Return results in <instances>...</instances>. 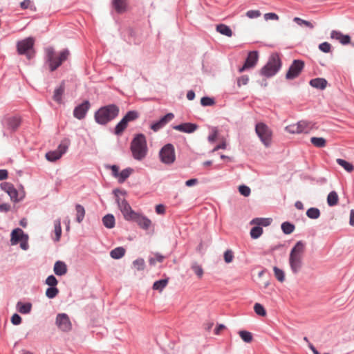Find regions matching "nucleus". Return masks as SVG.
Masks as SVG:
<instances>
[{
    "label": "nucleus",
    "instance_id": "nucleus-33",
    "mask_svg": "<svg viewBox=\"0 0 354 354\" xmlns=\"http://www.w3.org/2000/svg\"><path fill=\"white\" fill-rule=\"evenodd\" d=\"M336 162L339 165L342 167L348 172H352L354 170V166L351 163L346 161L345 160L337 158L336 160Z\"/></svg>",
    "mask_w": 354,
    "mask_h": 354
},
{
    "label": "nucleus",
    "instance_id": "nucleus-60",
    "mask_svg": "<svg viewBox=\"0 0 354 354\" xmlns=\"http://www.w3.org/2000/svg\"><path fill=\"white\" fill-rule=\"evenodd\" d=\"M246 16L250 19L257 18L261 16V12L259 10H249L246 12Z\"/></svg>",
    "mask_w": 354,
    "mask_h": 354
},
{
    "label": "nucleus",
    "instance_id": "nucleus-17",
    "mask_svg": "<svg viewBox=\"0 0 354 354\" xmlns=\"http://www.w3.org/2000/svg\"><path fill=\"white\" fill-rule=\"evenodd\" d=\"M28 234H25L24 231L20 228H15L11 232L10 242L12 245H17L24 238H26Z\"/></svg>",
    "mask_w": 354,
    "mask_h": 354
},
{
    "label": "nucleus",
    "instance_id": "nucleus-48",
    "mask_svg": "<svg viewBox=\"0 0 354 354\" xmlns=\"http://www.w3.org/2000/svg\"><path fill=\"white\" fill-rule=\"evenodd\" d=\"M273 270L277 279L280 282H283L285 280L284 272L276 266L273 268Z\"/></svg>",
    "mask_w": 354,
    "mask_h": 354
},
{
    "label": "nucleus",
    "instance_id": "nucleus-28",
    "mask_svg": "<svg viewBox=\"0 0 354 354\" xmlns=\"http://www.w3.org/2000/svg\"><path fill=\"white\" fill-rule=\"evenodd\" d=\"M17 308L19 313L22 314H28L31 310L32 304L29 302L23 304L22 302L19 301L17 304Z\"/></svg>",
    "mask_w": 354,
    "mask_h": 354
},
{
    "label": "nucleus",
    "instance_id": "nucleus-46",
    "mask_svg": "<svg viewBox=\"0 0 354 354\" xmlns=\"http://www.w3.org/2000/svg\"><path fill=\"white\" fill-rule=\"evenodd\" d=\"M281 229L286 234H291L295 230V225L288 222H284L281 225Z\"/></svg>",
    "mask_w": 354,
    "mask_h": 354
},
{
    "label": "nucleus",
    "instance_id": "nucleus-63",
    "mask_svg": "<svg viewBox=\"0 0 354 354\" xmlns=\"http://www.w3.org/2000/svg\"><path fill=\"white\" fill-rule=\"evenodd\" d=\"M28 235L26 236V238H24L20 242V247L24 250H27L29 248V245L28 243Z\"/></svg>",
    "mask_w": 354,
    "mask_h": 354
},
{
    "label": "nucleus",
    "instance_id": "nucleus-55",
    "mask_svg": "<svg viewBox=\"0 0 354 354\" xmlns=\"http://www.w3.org/2000/svg\"><path fill=\"white\" fill-rule=\"evenodd\" d=\"M319 49L324 53H329L331 50V45L328 42H323L319 45Z\"/></svg>",
    "mask_w": 354,
    "mask_h": 354
},
{
    "label": "nucleus",
    "instance_id": "nucleus-44",
    "mask_svg": "<svg viewBox=\"0 0 354 354\" xmlns=\"http://www.w3.org/2000/svg\"><path fill=\"white\" fill-rule=\"evenodd\" d=\"M263 233V229L259 226H254L250 230V236L252 239H258Z\"/></svg>",
    "mask_w": 354,
    "mask_h": 354
},
{
    "label": "nucleus",
    "instance_id": "nucleus-27",
    "mask_svg": "<svg viewBox=\"0 0 354 354\" xmlns=\"http://www.w3.org/2000/svg\"><path fill=\"white\" fill-rule=\"evenodd\" d=\"M217 32L227 37H232V31L229 26L225 24H218L216 27Z\"/></svg>",
    "mask_w": 354,
    "mask_h": 354
},
{
    "label": "nucleus",
    "instance_id": "nucleus-62",
    "mask_svg": "<svg viewBox=\"0 0 354 354\" xmlns=\"http://www.w3.org/2000/svg\"><path fill=\"white\" fill-rule=\"evenodd\" d=\"M264 19L268 20H278L279 17L277 15L273 12H269L264 15Z\"/></svg>",
    "mask_w": 354,
    "mask_h": 354
},
{
    "label": "nucleus",
    "instance_id": "nucleus-38",
    "mask_svg": "<svg viewBox=\"0 0 354 354\" xmlns=\"http://www.w3.org/2000/svg\"><path fill=\"white\" fill-rule=\"evenodd\" d=\"M239 335L241 338L246 343H250L253 340L252 334L247 330H240Z\"/></svg>",
    "mask_w": 354,
    "mask_h": 354
},
{
    "label": "nucleus",
    "instance_id": "nucleus-24",
    "mask_svg": "<svg viewBox=\"0 0 354 354\" xmlns=\"http://www.w3.org/2000/svg\"><path fill=\"white\" fill-rule=\"evenodd\" d=\"M112 4L118 13H123L127 10V0H113Z\"/></svg>",
    "mask_w": 354,
    "mask_h": 354
},
{
    "label": "nucleus",
    "instance_id": "nucleus-29",
    "mask_svg": "<svg viewBox=\"0 0 354 354\" xmlns=\"http://www.w3.org/2000/svg\"><path fill=\"white\" fill-rule=\"evenodd\" d=\"M339 201V196L336 192H330L327 196V203L329 206H335L337 205Z\"/></svg>",
    "mask_w": 354,
    "mask_h": 354
},
{
    "label": "nucleus",
    "instance_id": "nucleus-12",
    "mask_svg": "<svg viewBox=\"0 0 354 354\" xmlns=\"http://www.w3.org/2000/svg\"><path fill=\"white\" fill-rule=\"evenodd\" d=\"M117 202L124 218L128 221H132L136 217L137 213L132 210L131 206L127 201L122 200V201H120L119 198H118Z\"/></svg>",
    "mask_w": 354,
    "mask_h": 354
},
{
    "label": "nucleus",
    "instance_id": "nucleus-32",
    "mask_svg": "<svg viewBox=\"0 0 354 354\" xmlns=\"http://www.w3.org/2000/svg\"><path fill=\"white\" fill-rule=\"evenodd\" d=\"M132 171L133 169L130 168H127L122 170L121 172L119 173V176L117 178L118 182L120 183L124 182L126 179H127L131 174Z\"/></svg>",
    "mask_w": 354,
    "mask_h": 354
},
{
    "label": "nucleus",
    "instance_id": "nucleus-54",
    "mask_svg": "<svg viewBox=\"0 0 354 354\" xmlns=\"http://www.w3.org/2000/svg\"><path fill=\"white\" fill-rule=\"evenodd\" d=\"M223 257H224L225 262L227 263H230L232 262V261L234 259V253H233L232 250H227L224 252Z\"/></svg>",
    "mask_w": 354,
    "mask_h": 354
},
{
    "label": "nucleus",
    "instance_id": "nucleus-16",
    "mask_svg": "<svg viewBox=\"0 0 354 354\" xmlns=\"http://www.w3.org/2000/svg\"><path fill=\"white\" fill-rule=\"evenodd\" d=\"M174 118V115L171 113L166 114L163 116L159 121L153 123L151 126V129L157 131L161 128H162L166 124H167L169 121H171Z\"/></svg>",
    "mask_w": 354,
    "mask_h": 354
},
{
    "label": "nucleus",
    "instance_id": "nucleus-59",
    "mask_svg": "<svg viewBox=\"0 0 354 354\" xmlns=\"http://www.w3.org/2000/svg\"><path fill=\"white\" fill-rule=\"evenodd\" d=\"M249 77L248 75H243L238 78L237 80V85L238 86H241L243 85H246L248 83Z\"/></svg>",
    "mask_w": 354,
    "mask_h": 354
},
{
    "label": "nucleus",
    "instance_id": "nucleus-7",
    "mask_svg": "<svg viewBox=\"0 0 354 354\" xmlns=\"http://www.w3.org/2000/svg\"><path fill=\"white\" fill-rule=\"evenodd\" d=\"M255 131L263 144L266 147L270 146L272 138V130L266 124L259 122L256 124Z\"/></svg>",
    "mask_w": 354,
    "mask_h": 354
},
{
    "label": "nucleus",
    "instance_id": "nucleus-14",
    "mask_svg": "<svg viewBox=\"0 0 354 354\" xmlns=\"http://www.w3.org/2000/svg\"><path fill=\"white\" fill-rule=\"evenodd\" d=\"M0 187L2 190L8 194L12 201L14 202L19 201L18 199V192L12 183L8 182L1 183Z\"/></svg>",
    "mask_w": 354,
    "mask_h": 354
},
{
    "label": "nucleus",
    "instance_id": "nucleus-34",
    "mask_svg": "<svg viewBox=\"0 0 354 354\" xmlns=\"http://www.w3.org/2000/svg\"><path fill=\"white\" fill-rule=\"evenodd\" d=\"M102 221L107 228H113L115 225V218L112 214H107L104 216Z\"/></svg>",
    "mask_w": 354,
    "mask_h": 354
},
{
    "label": "nucleus",
    "instance_id": "nucleus-56",
    "mask_svg": "<svg viewBox=\"0 0 354 354\" xmlns=\"http://www.w3.org/2000/svg\"><path fill=\"white\" fill-rule=\"evenodd\" d=\"M240 194L244 196H248L250 194V189L246 185H240L239 187Z\"/></svg>",
    "mask_w": 354,
    "mask_h": 354
},
{
    "label": "nucleus",
    "instance_id": "nucleus-20",
    "mask_svg": "<svg viewBox=\"0 0 354 354\" xmlns=\"http://www.w3.org/2000/svg\"><path fill=\"white\" fill-rule=\"evenodd\" d=\"M53 271L56 275L63 276L67 273V266L64 261H57L54 264Z\"/></svg>",
    "mask_w": 354,
    "mask_h": 354
},
{
    "label": "nucleus",
    "instance_id": "nucleus-35",
    "mask_svg": "<svg viewBox=\"0 0 354 354\" xmlns=\"http://www.w3.org/2000/svg\"><path fill=\"white\" fill-rule=\"evenodd\" d=\"M168 279H164L161 280H158L154 282L153 285V289L162 292V290L167 286L168 284Z\"/></svg>",
    "mask_w": 354,
    "mask_h": 354
},
{
    "label": "nucleus",
    "instance_id": "nucleus-57",
    "mask_svg": "<svg viewBox=\"0 0 354 354\" xmlns=\"http://www.w3.org/2000/svg\"><path fill=\"white\" fill-rule=\"evenodd\" d=\"M201 104L204 106H212L214 104V100L209 97H203L201 100Z\"/></svg>",
    "mask_w": 354,
    "mask_h": 354
},
{
    "label": "nucleus",
    "instance_id": "nucleus-30",
    "mask_svg": "<svg viewBox=\"0 0 354 354\" xmlns=\"http://www.w3.org/2000/svg\"><path fill=\"white\" fill-rule=\"evenodd\" d=\"M310 142L315 147L318 148H322L326 145V139L322 137H312Z\"/></svg>",
    "mask_w": 354,
    "mask_h": 354
},
{
    "label": "nucleus",
    "instance_id": "nucleus-3",
    "mask_svg": "<svg viewBox=\"0 0 354 354\" xmlns=\"http://www.w3.org/2000/svg\"><path fill=\"white\" fill-rule=\"evenodd\" d=\"M119 108L115 104H109L100 108L95 115L97 123L105 124L118 116Z\"/></svg>",
    "mask_w": 354,
    "mask_h": 354
},
{
    "label": "nucleus",
    "instance_id": "nucleus-52",
    "mask_svg": "<svg viewBox=\"0 0 354 354\" xmlns=\"http://www.w3.org/2000/svg\"><path fill=\"white\" fill-rule=\"evenodd\" d=\"M45 283L50 287L56 286L58 283V281L54 275L51 274L46 278Z\"/></svg>",
    "mask_w": 354,
    "mask_h": 354
},
{
    "label": "nucleus",
    "instance_id": "nucleus-45",
    "mask_svg": "<svg viewBox=\"0 0 354 354\" xmlns=\"http://www.w3.org/2000/svg\"><path fill=\"white\" fill-rule=\"evenodd\" d=\"M286 131L290 133H301L300 127L299 126V122L295 124H292L286 127Z\"/></svg>",
    "mask_w": 354,
    "mask_h": 354
},
{
    "label": "nucleus",
    "instance_id": "nucleus-18",
    "mask_svg": "<svg viewBox=\"0 0 354 354\" xmlns=\"http://www.w3.org/2000/svg\"><path fill=\"white\" fill-rule=\"evenodd\" d=\"M330 38L338 40L342 45H346L351 43V37L348 35H344L340 31L332 30Z\"/></svg>",
    "mask_w": 354,
    "mask_h": 354
},
{
    "label": "nucleus",
    "instance_id": "nucleus-10",
    "mask_svg": "<svg viewBox=\"0 0 354 354\" xmlns=\"http://www.w3.org/2000/svg\"><path fill=\"white\" fill-rule=\"evenodd\" d=\"M2 123L5 128L13 133L15 132L20 127L21 119L18 115L6 116L4 117Z\"/></svg>",
    "mask_w": 354,
    "mask_h": 354
},
{
    "label": "nucleus",
    "instance_id": "nucleus-49",
    "mask_svg": "<svg viewBox=\"0 0 354 354\" xmlns=\"http://www.w3.org/2000/svg\"><path fill=\"white\" fill-rule=\"evenodd\" d=\"M254 310L258 315L262 317L266 315V310L261 304L256 303L254 306Z\"/></svg>",
    "mask_w": 354,
    "mask_h": 354
},
{
    "label": "nucleus",
    "instance_id": "nucleus-31",
    "mask_svg": "<svg viewBox=\"0 0 354 354\" xmlns=\"http://www.w3.org/2000/svg\"><path fill=\"white\" fill-rule=\"evenodd\" d=\"M125 254V250L122 247H118L111 251L110 255L113 259H118L122 258Z\"/></svg>",
    "mask_w": 354,
    "mask_h": 354
},
{
    "label": "nucleus",
    "instance_id": "nucleus-64",
    "mask_svg": "<svg viewBox=\"0 0 354 354\" xmlns=\"http://www.w3.org/2000/svg\"><path fill=\"white\" fill-rule=\"evenodd\" d=\"M156 212L158 214H164L165 212V207L162 205H158L156 206Z\"/></svg>",
    "mask_w": 354,
    "mask_h": 354
},
{
    "label": "nucleus",
    "instance_id": "nucleus-6",
    "mask_svg": "<svg viewBox=\"0 0 354 354\" xmlns=\"http://www.w3.org/2000/svg\"><path fill=\"white\" fill-rule=\"evenodd\" d=\"M35 39L28 37L19 41L17 44V52L19 55H25L28 59H31L35 56L33 50Z\"/></svg>",
    "mask_w": 354,
    "mask_h": 354
},
{
    "label": "nucleus",
    "instance_id": "nucleus-40",
    "mask_svg": "<svg viewBox=\"0 0 354 354\" xmlns=\"http://www.w3.org/2000/svg\"><path fill=\"white\" fill-rule=\"evenodd\" d=\"M55 233V241H59L62 234V227L59 219H57L54 222Z\"/></svg>",
    "mask_w": 354,
    "mask_h": 354
},
{
    "label": "nucleus",
    "instance_id": "nucleus-58",
    "mask_svg": "<svg viewBox=\"0 0 354 354\" xmlns=\"http://www.w3.org/2000/svg\"><path fill=\"white\" fill-rule=\"evenodd\" d=\"M68 147V146L67 142H62L59 145L57 150V151H59V153H62V156L63 154H64L66 152Z\"/></svg>",
    "mask_w": 354,
    "mask_h": 354
},
{
    "label": "nucleus",
    "instance_id": "nucleus-22",
    "mask_svg": "<svg viewBox=\"0 0 354 354\" xmlns=\"http://www.w3.org/2000/svg\"><path fill=\"white\" fill-rule=\"evenodd\" d=\"M132 221H135L140 227L145 230L149 229V227L151 225V220H149L148 218L145 216L139 215L138 214L136 215V217Z\"/></svg>",
    "mask_w": 354,
    "mask_h": 354
},
{
    "label": "nucleus",
    "instance_id": "nucleus-23",
    "mask_svg": "<svg viewBox=\"0 0 354 354\" xmlns=\"http://www.w3.org/2000/svg\"><path fill=\"white\" fill-rule=\"evenodd\" d=\"M65 91V82L63 81L60 85L54 91L53 99L56 102L60 104L62 102V95Z\"/></svg>",
    "mask_w": 354,
    "mask_h": 354
},
{
    "label": "nucleus",
    "instance_id": "nucleus-25",
    "mask_svg": "<svg viewBox=\"0 0 354 354\" xmlns=\"http://www.w3.org/2000/svg\"><path fill=\"white\" fill-rule=\"evenodd\" d=\"M310 84L314 88L324 89L327 85V81L324 78H315L310 81Z\"/></svg>",
    "mask_w": 354,
    "mask_h": 354
},
{
    "label": "nucleus",
    "instance_id": "nucleus-41",
    "mask_svg": "<svg viewBox=\"0 0 354 354\" xmlns=\"http://www.w3.org/2000/svg\"><path fill=\"white\" fill-rule=\"evenodd\" d=\"M128 122L122 118L120 122L116 125L115 128V133L116 135L121 134L127 128Z\"/></svg>",
    "mask_w": 354,
    "mask_h": 354
},
{
    "label": "nucleus",
    "instance_id": "nucleus-36",
    "mask_svg": "<svg viewBox=\"0 0 354 354\" xmlns=\"http://www.w3.org/2000/svg\"><path fill=\"white\" fill-rule=\"evenodd\" d=\"M62 157V153H59L57 150L50 151L46 153V158L48 161L54 162Z\"/></svg>",
    "mask_w": 354,
    "mask_h": 354
},
{
    "label": "nucleus",
    "instance_id": "nucleus-61",
    "mask_svg": "<svg viewBox=\"0 0 354 354\" xmlns=\"http://www.w3.org/2000/svg\"><path fill=\"white\" fill-rule=\"evenodd\" d=\"M11 322L13 325H19L21 323V317L17 313H15L11 317Z\"/></svg>",
    "mask_w": 354,
    "mask_h": 354
},
{
    "label": "nucleus",
    "instance_id": "nucleus-53",
    "mask_svg": "<svg viewBox=\"0 0 354 354\" xmlns=\"http://www.w3.org/2000/svg\"><path fill=\"white\" fill-rule=\"evenodd\" d=\"M138 117V114L136 111H129L126 115L123 118L127 122L133 121Z\"/></svg>",
    "mask_w": 354,
    "mask_h": 354
},
{
    "label": "nucleus",
    "instance_id": "nucleus-19",
    "mask_svg": "<svg viewBox=\"0 0 354 354\" xmlns=\"http://www.w3.org/2000/svg\"><path fill=\"white\" fill-rule=\"evenodd\" d=\"M173 128L175 130H177V131H179L181 132L191 133L194 132L197 129L198 126L193 123L187 122V123H182L180 124L174 126Z\"/></svg>",
    "mask_w": 354,
    "mask_h": 354
},
{
    "label": "nucleus",
    "instance_id": "nucleus-39",
    "mask_svg": "<svg viewBox=\"0 0 354 354\" xmlns=\"http://www.w3.org/2000/svg\"><path fill=\"white\" fill-rule=\"evenodd\" d=\"M75 209H76V212H77L76 221L78 223H80L82 221V220L84 217V214H85L84 208L81 205L77 204L75 206Z\"/></svg>",
    "mask_w": 354,
    "mask_h": 354
},
{
    "label": "nucleus",
    "instance_id": "nucleus-9",
    "mask_svg": "<svg viewBox=\"0 0 354 354\" xmlns=\"http://www.w3.org/2000/svg\"><path fill=\"white\" fill-rule=\"evenodd\" d=\"M304 66V62L303 61L299 59L294 60L286 74V78L288 80L296 78L302 71Z\"/></svg>",
    "mask_w": 354,
    "mask_h": 354
},
{
    "label": "nucleus",
    "instance_id": "nucleus-42",
    "mask_svg": "<svg viewBox=\"0 0 354 354\" xmlns=\"http://www.w3.org/2000/svg\"><path fill=\"white\" fill-rule=\"evenodd\" d=\"M306 215L310 218L317 219L320 216V211L317 208L310 207L307 210Z\"/></svg>",
    "mask_w": 354,
    "mask_h": 354
},
{
    "label": "nucleus",
    "instance_id": "nucleus-2",
    "mask_svg": "<svg viewBox=\"0 0 354 354\" xmlns=\"http://www.w3.org/2000/svg\"><path fill=\"white\" fill-rule=\"evenodd\" d=\"M45 53L46 62L48 64L49 69L51 72L57 70L68 59L70 55L68 49H64L59 55H56L55 49L51 46L46 48Z\"/></svg>",
    "mask_w": 354,
    "mask_h": 354
},
{
    "label": "nucleus",
    "instance_id": "nucleus-15",
    "mask_svg": "<svg viewBox=\"0 0 354 354\" xmlns=\"http://www.w3.org/2000/svg\"><path fill=\"white\" fill-rule=\"evenodd\" d=\"M88 110V100H85L74 109L73 115L78 120L83 119L85 118Z\"/></svg>",
    "mask_w": 354,
    "mask_h": 354
},
{
    "label": "nucleus",
    "instance_id": "nucleus-50",
    "mask_svg": "<svg viewBox=\"0 0 354 354\" xmlns=\"http://www.w3.org/2000/svg\"><path fill=\"white\" fill-rule=\"evenodd\" d=\"M165 259V257L161 255L160 254L156 253L154 254L153 257H150L149 259V263L151 266H154L156 262H162Z\"/></svg>",
    "mask_w": 354,
    "mask_h": 354
},
{
    "label": "nucleus",
    "instance_id": "nucleus-21",
    "mask_svg": "<svg viewBox=\"0 0 354 354\" xmlns=\"http://www.w3.org/2000/svg\"><path fill=\"white\" fill-rule=\"evenodd\" d=\"M299 126L300 127L301 133H308L314 129H317V127H316L315 124L306 120L299 121Z\"/></svg>",
    "mask_w": 354,
    "mask_h": 354
},
{
    "label": "nucleus",
    "instance_id": "nucleus-4",
    "mask_svg": "<svg viewBox=\"0 0 354 354\" xmlns=\"http://www.w3.org/2000/svg\"><path fill=\"white\" fill-rule=\"evenodd\" d=\"M131 149L134 158L142 160L147 154L146 138L143 134L138 135L132 141Z\"/></svg>",
    "mask_w": 354,
    "mask_h": 354
},
{
    "label": "nucleus",
    "instance_id": "nucleus-11",
    "mask_svg": "<svg viewBox=\"0 0 354 354\" xmlns=\"http://www.w3.org/2000/svg\"><path fill=\"white\" fill-rule=\"evenodd\" d=\"M55 323L58 328L63 332L70 331L72 328L69 317L66 313H59L56 317Z\"/></svg>",
    "mask_w": 354,
    "mask_h": 354
},
{
    "label": "nucleus",
    "instance_id": "nucleus-47",
    "mask_svg": "<svg viewBox=\"0 0 354 354\" xmlns=\"http://www.w3.org/2000/svg\"><path fill=\"white\" fill-rule=\"evenodd\" d=\"M133 267L138 271L143 270L145 268V263L143 259H138L133 262Z\"/></svg>",
    "mask_w": 354,
    "mask_h": 354
},
{
    "label": "nucleus",
    "instance_id": "nucleus-43",
    "mask_svg": "<svg viewBox=\"0 0 354 354\" xmlns=\"http://www.w3.org/2000/svg\"><path fill=\"white\" fill-rule=\"evenodd\" d=\"M59 293V290L56 286H50L46 290V296L49 299L55 298Z\"/></svg>",
    "mask_w": 354,
    "mask_h": 354
},
{
    "label": "nucleus",
    "instance_id": "nucleus-37",
    "mask_svg": "<svg viewBox=\"0 0 354 354\" xmlns=\"http://www.w3.org/2000/svg\"><path fill=\"white\" fill-rule=\"evenodd\" d=\"M191 268L194 272V273L196 274L198 278L201 279L204 274V270L201 265H199L198 263L194 262L192 264Z\"/></svg>",
    "mask_w": 354,
    "mask_h": 354
},
{
    "label": "nucleus",
    "instance_id": "nucleus-13",
    "mask_svg": "<svg viewBox=\"0 0 354 354\" xmlns=\"http://www.w3.org/2000/svg\"><path fill=\"white\" fill-rule=\"evenodd\" d=\"M259 55L257 51H251L248 53V57L243 66L239 68V72L242 73L244 71L253 68L257 63Z\"/></svg>",
    "mask_w": 354,
    "mask_h": 354
},
{
    "label": "nucleus",
    "instance_id": "nucleus-8",
    "mask_svg": "<svg viewBox=\"0 0 354 354\" xmlns=\"http://www.w3.org/2000/svg\"><path fill=\"white\" fill-rule=\"evenodd\" d=\"M159 156L162 162L171 165L176 160L174 147L171 144L165 145L160 151Z\"/></svg>",
    "mask_w": 354,
    "mask_h": 354
},
{
    "label": "nucleus",
    "instance_id": "nucleus-26",
    "mask_svg": "<svg viewBox=\"0 0 354 354\" xmlns=\"http://www.w3.org/2000/svg\"><path fill=\"white\" fill-rule=\"evenodd\" d=\"M272 219L270 218H255L250 221L251 225L257 226H268L270 225Z\"/></svg>",
    "mask_w": 354,
    "mask_h": 354
},
{
    "label": "nucleus",
    "instance_id": "nucleus-1",
    "mask_svg": "<svg viewBox=\"0 0 354 354\" xmlns=\"http://www.w3.org/2000/svg\"><path fill=\"white\" fill-rule=\"evenodd\" d=\"M306 250V243L302 241L297 242L292 248L289 256V264L294 274H297L301 269L302 259Z\"/></svg>",
    "mask_w": 354,
    "mask_h": 354
},
{
    "label": "nucleus",
    "instance_id": "nucleus-5",
    "mask_svg": "<svg viewBox=\"0 0 354 354\" xmlns=\"http://www.w3.org/2000/svg\"><path fill=\"white\" fill-rule=\"evenodd\" d=\"M281 66V61L277 53H273L269 57L267 64L261 69L260 73L266 77H270L274 75Z\"/></svg>",
    "mask_w": 354,
    "mask_h": 354
},
{
    "label": "nucleus",
    "instance_id": "nucleus-51",
    "mask_svg": "<svg viewBox=\"0 0 354 354\" xmlns=\"http://www.w3.org/2000/svg\"><path fill=\"white\" fill-rule=\"evenodd\" d=\"M293 21L295 22H296L299 26H303L304 25V26H307V27H308L310 28H314V26H313V24L311 22H310L308 21L304 20V19H301L299 17H295Z\"/></svg>",
    "mask_w": 354,
    "mask_h": 354
}]
</instances>
